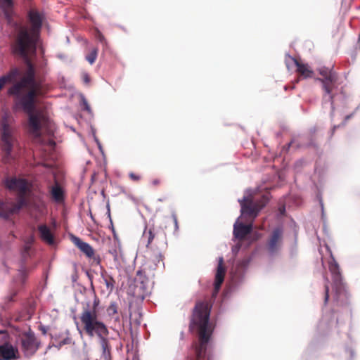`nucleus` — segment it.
I'll return each mask as SVG.
<instances>
[{
    "label": "nucleus",
    "instance_id": "1",
    "mask_svg": "<svg viewBox=\"0 0 360 360\" xmlns=\"http://www.w3.org/2000/svg\"><path fill=\"white\" fill-rule=\"evenodd\" d=\"M8 93L15 96V106L28 114L30 132L37 138L40 137V130L46 122V117L41 113H34L35 100L40 93V84L35 79L31 65L26 75L9 88Z\"/></svg>",
    "mask_w": 360,
    "mask_h": 360
},
{
    "label": "nucleus",
    "instance_id": "2",
    "mask_svg": "<svg viewBox=\"0 0 360 360\" xmlns=\"http://www.w3.org/2000/svg\"><path fill=\"white\" fill-rule=\"evenodd\" d=\"M28 20L31 27L14 23L15 32L11 43V50L14 55L29 60L31 54L34 53L37 49V40L43 22V15L35 9H30L28 12Z\"/></svg>",
    "mask_w": 360,
    "mask_h": 360
},
{
    "label": "nucleus",
    "instance_id": "3",
    "mask_svg": "<svg viewBox=\"0 0 360 360\" xmlns=\"http://www.w3.org/2000/svg\"><path fill=\"white\" fill-rule=\"evenodd\" d=\"M100 300L95 295L92 305L88 302L83 307L79 320L83 331L89 337L97 335L100 338L102 349V358L111 360V347L107 336L109 334L105 324L99 319L98 305Z\"/></svg>",
    "mask_w": 360,
    "mask_h": 360
},
{
    "label": "nucleus",
    "instance_id": "4",
    "mask_svg": "<svg viewBox=\"0 0 360 360\" xmlns=\"http://www.w3.org/2000/svg\"><path fill=\"white\" fill-rule=\"evenodd\" d=\"M212 305L208 301H198L193 310L190 329L196 330L199 336V344L195 345V360L204 359L207 345L212 335L213 328L210 322Z\"/></svg>",
    "mask_w": 360,
    "mask_h": 360
},
{
    "label": "nucleus",
    "instance_id": "5",
    "mask_svg": "<svg viewBox=\"0 0 360 360\" xmlns=\"http://www.w3.org/2000/svg\"><path fill=\"white\" fill-rule=\"evenodd\" d=\"M241 209V217L249 222L244 224L243 222L237 221L233 226V236L239 240H243L252 230V222L258 216L260 210L268 202V198L263 195L259 200H255L251 195L244 196L242 200H239Z\"/></svg>",
    "mask_w": 360,
    "mask_h": 360
},
{
    "label": "nucleus",
    "instance_id": "6",
    "mask_svg": "<svg viewBox=\"0 0 360 360\" xmlns=\"http://www.w3.org/2000/svg\"><path fill=\"white\" fill-rule=\"evenodd\" d=\"M6 187L17 192L18 201L4 202L0 200V217L8 218L18 212L22 207L30 205V191L27 180L15 177L8 178L5 181Z\"/></svg>",
    "mask_w": 360,
    "mask_h": 360
},
{
    "label": "nucleus",
    "instance_id": "7",
    "mask_svg": "<svg viewBox=\"0 0 360 360\" xmlns=\"http://www.w3.org/2000/svg\"><path fill=\"white\" fill-rule=\"evenodd\" d=\"M319 77H316V81H319L321 84V87L324 91L323 101L324 105L329 104L330 108V116L333 117L334 114L335 108L333 105L332 94L333 89L336 86L338 79L337 74L332 68L326 67H321L318 68Z\"/></svg>",
    "mask_w": 360,
    "mask_h": 360
},
{
    "label": "nucleus",
    "instance_id": "8",
    "mask_svg": "<svg viewBox=\"0 0 360 360\" xmlns=\"http://www.w3.org/2000/svg\"><path fill=\"white\" fill-rule=\"evenodd\" d=\"M1 150L4 153L3 160L7 162L11 158V152L17 143L15 131L12 127V118L5 114L1 120Z\"/></svg>",
    "mask_w": 360,
    "mask_h": 360
},
{
    "label": "nucleus",
    "instance_id": "9",
    "mask_svg": "<svg viewBox=\"0 0 360 360\" xmlns=\"http://www.w3.org/2000/svg\"><path fill=\"white\" fill-rule=\"evenodd\" d=\"M142 238L146 241V246L148 249L152 250L158 245L162 248L167 247V235L160 227L154 225L149 228L146 227Z\"/></svg>",
    "mask_w": 360,
    "mask_h": 360
},
{
    "label": "nucleus",
    "instance_id": "10",
    "mask_svg": "<svg viewBox=\"0 0 360 360\" xmlns=\"http://www.w3.org/2000/svg\"><path fill=\"white\" fill-rule=\"evenodd\" d=\"M18 340L20 342L21 350L26 357L33 356L39 348L40 342L31 328L19 334Z\"/></svg>",
    "mask_w": 360,
    "mask_h": 360
},
{
    "label": "nucleus",
    "instance_id": "11",
    "mask_svg": "<svg viewBox=\"0 0 360 360\" xmlns=\"http://www.w3.org/2000/svg\"><path fill=\"white\" fill-rule=\"evenodd\" d=\"M325 248L330 257V261L329 262V270L332 275L333 288L336 294H340L344 291L345 283L340 272V266L333 257L330 248L327 245H326Z\"/></svg>",
    "mask_w": 360,
    "mask_h": 360
},
{
    "label": "nucleus",
    "instance_id": "12",
    "mask_svg": "<svg viewBox=\"0 0 360 360\" xmlns=\"http://www.w3.org/2000/svg\"><path fill=\"white\" fill-rule=\"evenodd\" d=\"M73 243L87 257L93 258L96 264L101 263V258L99 256H94V248L87 243L82 241L79 238L73 236L72 239Z\"/></svg>",
    "mask_w": 360,
    "mask_h": 360
},
{
    "label": "nucleus",
    "instance_id": "13",
    "mask_svg": "<svg viewBox=\"0 0 360 360\" xmlns=\"http://www.w3.org/2000/svg\"><path fill=\"white\" fill-rule=\"evenodd\" d=\"M18 358L19 352L17 347L8 342L0 345L1 360H14Z\"/></svg>",
    "mask_w": 360,
    "mask_h": 360
},
{
    "label": "nucleus",
    "instance_id": "14",
    "mask_svg": "<svg viewBox=\"0 0 360 360\" xmlns=\"http://www.w3.org/2000/svg\"><path fill=\"white\" fill-rule=\"evenodd\" d=\"M225 274L226 268L224 266V259L223 257H219L215 275L214 288L212 292L213 297H216L217 295L218 294L221 285L224 282Z\"/></svg>",
    "mask_w": 360,
    "mask_h": 360
},
{
    "label": "nucleus",
    "instance_id": "15",
    "mask_svg": "<svg viewBox=\"0 0 360 360\" xmlns=\"http://www.w3.org/2000/svg\"><path fill=\"white\" fill-rule=\"evenodd\" d=\"M281 238L282 231L280 229H274L268 242V250L270 252L274 253L278 250Z\"/></svg>",
    "mask_w": 360,
    "mask_h": 360
},
{
    "label": "nucleus",
    "instance_id": "16",
    "mask_svg": "<svg viewBox=\"0 0 360 360\" xmlns=\"http://www.w3.org/2000/svg\"><path fill=\"white\" fill-rule=\"evenodd\" d=\"M38 231L39 233L40 238L48 243L52 245L54 243L53 236L50 229L46 224H41L38 226Z\"/></svg>",
    "mask_w": 360,
    "mask_h": 360
},
{
    "label": "nucleus",
    "instance_id": "17",
    "mask_svg": "<svg viewBox=\"0 0 360 360\" xmlns=\"http://www.w3.org/2000/svg\"><path fill=\"white\" fill-rule=\"evenodd\" d=\"M328 165L325 162L321 160L318 162L316 160V176L318 175L319 183L323 184L327 178Z\"/></svg>",
    "mask_w": 360,
    "mask_h": 360
},
{
    "label": "nucleus",
    "instance_id": "18",
    "mask_svg": "<svg viewBox=\"0 0 360 360\" xmlns=\"http://www.w3.org/2000/svg\"><path fill=\"white\" fill-rule=\"evenodd\" d=\"M20 75V70L14 68L6 75L0 77V90L7 82H11L17 79L18 76Z\"/></svg>",
    "mask_w": 360,
    "mask_h": 360
},
{
    "label": "nucleus",
    "instance_id": "19",
    "mask_svg": "<svg viewBox=\"0 0 360 360\" xmlns=\"http://www.w3.org/2000/svg\"><path fill=\"white\" fill-rule=\"evenodd\" d=\"M50 193L53 200L56 202H61L64 200V191L58 182L51 187Z\"/></svg>",
    "mask_w": 360,
    "mask_h": 360
},
{
    "label": "nucleus",
    "instance_id": "20",
    "mask_svg": "<svg viewBox=\"0 0 360 360\" xmlns=\"http://www.w3.org/2000/svg\"><path fill=\"white\" fill-rule=\"evenodd\" d=\"M101 276L106 285L107 290L109 292H112L115 288V279L112 276L109 275L105 269H102Z\"/></svg>",
    "mask_w": 360,
    "mask_h": 360
},
{
    "label": "nucleus",
    "instance_id": "21",
    "mask_svg": "<svg viewBox=\"0 0 360 360\" xmlns=\"http://www.w3.org/2000/svg\"><path fill=\"white\" fill-rule=\"evenodd\" d=\"M316 201H319L320 207H321V220L323 222V230L326 234H328V229L326 227L327 217H326V214L324 211V205H323V199L321 198V195L318 192H316Z\"/></svg>",
    "mask_w": 360,
    "mask_h": 360
},
{
    "label": "nucleus",
    "instance_id": "22",
    "mask_svg": "<svg viewBox=\"0 0 360 360\" xmlns=\"http://www.w3.org/2000/svg\"><path fill=\"white\" fill-rule=\"evenodd\" d=\"M296 71L304 78L311 77L314 73L308 65L302 63H300Z\"/></svg>",
    "mask_w": 360,
    "mask_h": 360
},
{
    "label": "nucleus",
    "instance_id": "23",
    "mask_svg": "<svg viewBox=\"0 0 360 360\" xmlns=\"http://www.w3.org/2000/svg\"><path fill=\"white\" fill-rule=\"evenodd\" d=\"M285 63L287 68L289 70H290L294 67H296V68H297L298 65L300 64V62H299L296 58L289 55H286L285 57Z\"/></svg>",
    "mask_w": 360,
    "mask_h": 360
},
{
    "label": "nucleus",
    "instance_id": "24",
    "mask_svg": "<svg viewBox=\"0 0 360 360\" xmlns=\"http://www.w3.org/2000/svg\"><path fill=\"white\" fill-rule=\"evenodd\" d=\"M136 280L142 284L143 288L148 283V278L143 270H139L136 272Z\"/></svg>",
    "mask_w": 360,
    "mask_h": 360
},
{
    "label": "nucleus",
    "instance_id": "25",
    "mask_svg": "<svg viewBox=\"0 0 360 360\" xmlns=\"http://www.w3.org/2000/svg\"><path fill=\"white\" fill-rule=\"evenodd\" d=\"M20 290V287L18 285L14 284L10 289L7 295V300L9 302H13L15 297L18 295Z\"/></svg>",
    "mask_w": 360,
    "mask_h": 360
},
{
    "label": "nucleus",
    "instance_id": "26",
    "mask_svg": "<svg viewBox=\"0 0 360 360\" xmlns=\"http://www.w3.org/2000/svg\"><path fill=\"white\" fill-rule=\"evenodd\" d=\"M354 114H355V112H353L352 113H351V114H349V115H346V116L345 117V118H344V120H343V121H342L340 124H338V125H334V126L333 127V128L331 129L330 131V138H331V137L333 136V134L335 133V130H336L338 128H339V127H345V126L346 125V124H347V121H348L349 120H350L352 117H353V116L354 115Z\"/></svg>",
    "mask_w": 360,
    "mask_h": 360
},
{
    "label": "nucleus",
    "instance_id": "27",
    "mask_svg": "<svg viewBox=\"0 0 360 360\" xmlns=\"http://www.w3.org/2000/svg\"><path fill=\"white\" fill-rule=\"evenodd\" d=\"M97 55H98V49L94 48L91 50V51L89 54L86 55V59L91 65H92L96 61Z\"/></svg>",
    "mask_w": 360,
    "mask_h": 360
},
{
    "label": "nucleus",
    "instance_id": "28",
    "mask_svg": "<svg viewBox=\"0 0 360 360\" xmlns=\"http://www.w3.org/2000/svg\"><path fill=\"white\" fill-rule=\"evenodd\" d=\"M118 306L115 302H110L107 308V313L110 316H112L117 314Z\"/></svg>",
    "mask_w": 360,
    "mask_h": 360
},
{
    "label": "nucleus",
    "instance_id": "29",
    "mask_svg": "<svg viewBox=\"0 0 360 360\" xmlns=\"http://www.w3.org/2000/svg\"><path fill=\"white\" fill-rule=\"evenodd\" d=\"M129 176L130 179L134 181H139L141 179V176L137 174H135L134 172H130L129 174Z\"/></svg>",
    "mask_w": 360,
    "mask_h": 360
},
{
    "label": "nucleus",
    "instance_id": "30",
    "mask_svg": "<svg viewBox=\"0 0 360 360\" xmlns=\"http://www.w3.org/2000/svg\"><path fill=\"white\" fill-rule=\"evenodd\" d=\"M82 81L85 84H89L90 82V77L86 72H84L82 75Z\"/></svg>",
    "mask_w": 360,
    "mask_h": 360
},
{
    "label": "nucleus",
    "instance_id": "31",
    "mask_svg": "<svg viewBox=\"0 0 360 360\" xmlns=\"http://www.w3.org/2000/svg\"><path fill=\"white\" fill-rule=\"evenodd\" d=\"M20 281H21V285H22L27 279V274L25 271H20Z\"/></svg>",
    "mask_w": 360,
    "mask_h": 360
},
{
    "label": "nucleus",
    "instance_id": "32",
    "mask_svg": "<svg viewBox=\"0 0 360 360\" xmlns=\"http://www.w3.org/2000/svg\"><path fill=\"white\" fill-rule=\"evenodd\" d=\"M329 299V288L328 285L325 286V295H324V304H326Z\"/></svg>",
    "mask_w": 360,
    "mask_h": 360
},
{
    "label": "nucleus",
    "instance_id": "33",
    "mask_svg": "<svg viewBox=\"0 0 360 360\" xmlns=\"http://www.w3.org/2000/svg\"><path fill=\"white\" fill-rule=\"evenodd\" d=\"M96 38L101 41V43L106 44V41L105 39L104 36L99 31L97 32L96 34Z\"/></svg>",
    "mask_w": 360,
    "mask_h": 360
},
{
    "label": "nucleus",
    "instance_id": "34",
    "mask_svg": "<svg viewBox=\"0 0 360 360\" xmlns=\"http://www.w3.org/2000/svg\"><path fill=\"white\" fill-rule=\"evenodd\" d=\"M172 220L174 223V226H175V230H177L178 229V220H177V217L175 214H173L172 215Z\"/></svg>",
    "mask_w": 360,
    "mask_h": 360
},
{
    "label": "nucleus",
    "instance_id": "35",
    "mask_svg": "<svg viewBox=\"0 0 360 360\" xmlns=\"http://www.w3.org/2000/svg\"><path fill=\"white\" fill-rule=\"evenodd\" d=\"M4 2L6 4L7 8H11L13 6V1L12 0H4Z\"/></svg>",
    "mask_w": 360,
    "mask_h": 360
},
{
    "label": "nucleus",
    "instance_id": "36",
    "mask_svg": "<svg viewBox=\"0 0 360 360\" xmlns=\"http://www.w3.org/2000/svg\"><path fill=\"white\" fill-rule=\"evenodd\" d=\"M160 184V180L159 179H155L152 181V184L153 186H158Z\"/></svg>",
    "mask_w": 360,
    "mask_h": 360
},
{
    "label": "nucleus",
    "instance_id": "37",
    "mask_svg": "<svg viewBox=\"0 0 360 360\" xmlns=\"http://www.w3.org/2000/svg\"><path fill=\"white\" fill-rule=\"evenodd\" d=\"M349 354H350V356H351V359L349 360H352L354 358V356H355V353L354 352V350H352V349H349L348 350Z\"/></svg>",
    "mask_w": 360,
    "mask_h": 360
},
{
    "label": "nucleus",
    "instance_id": "38",
    "mask_svg": "<svg viewBox=\"0 0 360 360\" xmlns=\"http://www.w3.org/2000/svg\"><path fill=\"white\" fill-rule=\"evenodd\" d=\"M279 211H280V213L281 214H283L285 213V206H283V207H280L279 208Z\"/></svg>",
    "mask_w": 360,
    "mask_h": 360
},
{
    "label": "nucleus",
    "instance_id": "39",
    "mask_svg": "<svg viewBox=\"0 0 360 360\" xmlns=\"http://www.w3.org/2000/svg\"><path fill=\"white\" fill-rule=\"evenodd\" d=\"M86 274H87L89 280L91 281V285L93 288L92 276L89 272H87Z\"/></svg>",
    "mask_w": 360,
    "mask_h": 360
},
{
    "label": "nucleus",
    "instance_id": "40",
    "mask_svg": "<svg viewBox=\"0 0 360 360\" xmlns=\"http://www.w3.org/2000/svg\"><path fill=\"white\" fill-rule=\"evenodd\" d=\"M158 256L159 257L158 262L160 261V260L162 261V259H163L162 254L161 252H158Z\"/></svg>",
    "mask_w": 360,
    "mask_h": 360
},
{
    "label": "nucleus",
    "instance_id": "41",
    "mask_svg": "<svg viewBox=\"0 0 360 360\" xmlns=\"http://www.w3.org/2000/svg\"><path fill=\"white\" fill-rule=\"evenodd\" d=\"M84 105H85V109L86 110L89 111V106L88 105L86 102H84Z\"/></svg>",
    "mask_w": 360,
    "mask_h": 360
},
{
    "label": "nucleus",
    "instance_id": "42",
    "mask_svg": "<svg viewBox=\"0 0 360 360\" xmlns=\"http://www.w3.org/2000/svg\"><path fill=\"white\" fill-rule=\"evenodd\" d=\"M294 145V141H291L290 143H289L288 144V148H290V147H292V146Z\"/></svg>",
    "mask_w": 360,
    "mask_h": 360
},
{
    "label": "nucleus",
    "instance_id": "43",
    "mask_svg": "<svg viewBox=\"0 0 360 360\" xmlns=\"http://www.w3.org/2000/svg\"><path fill=\"white\" fill-rule=\"evenodd\" d=\"M360 108V104L356 108L354 112H356Z\"/></svg>",
    "mask_w": 360,
    "mask_h": 360
},
{
    "label": "nucleus",
    "instance_id": "44",
    "mask_svg": "<svg viewBox=\"0 0 360 360\" xmlns=\"http://www.w3.org/2000/svg\"><path fill=\"white\" fill-rule=\"evenodd\" d=\"M319 253H320L321 255H322V250H319Z\"/></svg>",
    "mask_w": 360,
    "mask_h": 360
},
{
    "label": "nucleus",
    "instance_id": "45",
    "mask_svg": "<svg viewBox=\"0 0 360 360\" xmlns=\"http://www.w3.org/2000/svg\"><path fill=\"white\" fill-rule=\"evenodd\" d=\"M1 334H4V331H1V330H0V335H1Z\"/></svg>",
    "mask_w": 360,
    "mask_h": 360
},
{
    "label": "nucleus",
    "instance_id": "46",
    "mask_svg": "<svg viewBox=\"0 0 360 360\" xmlns=\"http://www.w3.org/2000/svg\"><path fill=\"white\" fill-rule=\"evenodd\" d=\"M316 189L318 188V184L317 183H316Z\"/></svg>",
    "mask_w": 360,
    "mask_h": 360
}]
</instances>
